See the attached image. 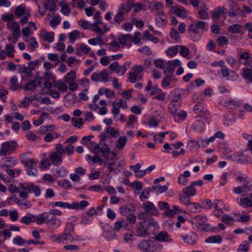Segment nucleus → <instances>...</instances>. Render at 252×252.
Returning <instances> with one entry per match:
<instances>
[{"label":"nucleus","instance_id":"1","mask_svg":"<svg viewBox=\"0 0 252 252\" xmlns=\"http://www.w3.org/2000/svg\"><path fill=\"white\" fill-rule=\"evenodd\" d=\"M207 26V23L202 21L190 24L188 31L190 39L194 42L199 41L201 38V33L207 30V28H206Z\"/></svg>","mask_w":252,"mask_h":252},{"label":"nucleus","instance_id":"2","mask_svg":"<svg viewBox=\"0 0 252 252\" xmlns=\"http://www.w3.org/2000/svg\"><path fill=\"white\" fill-rule=\"evenodd\" d=\"M91 152L95 155L106 157L110 153V148L106 143H83Z\"/></svg>","mask_w":252,"mask_h":252},{"label":"nucleus","instance_id":"3","mask_svg":"<svg viewBox=\"0 0 252 252\" xmlns=\"http://www.w3.org/2000/svg\"><path fill=\"white\" fill-rule=\"evenodd\" d=\"M207 218L204 215H196L193 218L191 223L192 224L193 228L196 231L202 232H206L210 231V224L206 223L207 221Z\"/></svg>","mask_w":252,"mask_h":252},{"label":"nucleus","instance_id":"4","mask_svg":"<svg viewBox=\"0 0 252 252\" xmlns=\"http://www.w3.org/2000/svg\"><path fill=\"white\" fill-rule=\"evenodd\" d=\"M39 223V225L45 223L48 227L54 229L61 225L62 221L60 219L51 213H42L40 214V222Z\"/></svg>","mask_w":252,"mask_h":252},{"label":"nucleus","instance_id":"5","mask_svg":"<svg viewBox=\"0 0 252 252\" xmlns=\"http://www.w3.org/2000/svg\"><path fill=\"white\" fill-rule=\"evenodd\" d=\"M20 189L22 191L28 193H33L35 196H39L41 194V190L38 186H36L32 183H24L20 184Z\"/></svg>","mask_w":252,"mask_h":252},{"label":"nucleus","instance_id":"6","mask_svg":"<svg viewBox=\"0 0 252 252\" xmlns=\"http://www.w3.org/2000/svg\"><path fill=\"white\" fill-rule=\"evenodd\" d=\"M138 248L144 252H154L157 249L153 241L150 240H143L138 245Z\"/></svg>","mask_w":252,"mask_h":252},{"label":"nucleus","instance_id":"7","mask_svg":"<svg viewBox=\"0 0 252 252\" xmlns=\"http://www.w3.org/2000/svg\"><path fill=\"white\" fill-rule=\"evenodd\" d=\"M25 167H28L27 173L29 176H37V170L35 168L37 161L32 158L28 159L26 161H22Z\"/></svg>","mask_w":252,"mask_h":252},{"label":"nucleus","instance_id":"8","mask_svg":"<svg viewBox=\"0 0 252 252\" xmlns=\"http://www.w3.org/2000/svg\"><path fill=\"white\" fill-rule=\"evenodd\" d=\"M40 214L37 215H33L32 214H28L27 216H24L20 220V222L25 224L28 225L31 222H36L39 225Z\"/></svg>","mask_w":252,"mask_h":252},{"label":"nucleus","instance_id":"9","mask_svg":"<svg viewBox=\"0 0 252 252\" xmlns=\"http://www.w3.org/2000/svg\"><path fill=\"white\" fill-rule=\"evenodd\" d=\"M17 146V143H2L0 150V155L6 156L8 152L14 151Z\"/></svg>","mask_w":252,"mask_h":252},{"label":"nucleus","instance_id":"10","mask_svg":"<svg viewBox=\"0 0 252 252\" xmlns=\"http://www.w3.org/2000/svg\"><path fill=\"white\" fill-rule=\"evenodd\" d=\"M136 205L133 203L126 204L120 207V213L123 216H127L136 211Z\"/></svg>","mask_w":252,"mask_h":252},{"label":"nucleus","instance_id":"11","mask_svg":"<svg viewBox=\"0 0 252 252\" xmlns=\"http://www.w3.org/2000/svg\"><path fill=\"white\" fill-rule=\"evenodd\" d=\"M229 9L228 14L229 16L231 17H235L241 12V10L238 4L233 1H231V3L229 5Z\"/></svg>","mask_w":252,"mask_h":252},{"label":"nucleus","instance_id":"12","mask_svg":"<svg viewBox=\"0 0 252 252\" xmlns=\"http://www.w3.org/2000/svg\"><path fill=\"white\" fill-rule=\"evenodd\" d=\"M250 55L248 52H244L240 54L239 58V62L245 65L251 66L252 64V60H250Z\"/></svg>","mask_w":252,"mask_h":252},{"label":"nucleus","instance_id":"13","mask_svg":"<svg viewBox=\"0 0 252 252\" xmlns=\"http://www.w3.org/2000/svg\"><path fill=\"white\" fill-rule=\"evenodd\" d=\"M156 240L163 242H171L172 239L170 236L166 231H162L159 232L156 236H155Z\"/></svg>","mask_w":252,"mask_h":252},{"label":"nucleus","instance_id":"14","mask_svg":"<svg viewBox=\"0 0 252 252\" xmlns=\"http://www.w3.org/2000/svg\"><path fill=\"white\" fill-rule=\"evenodd\" d=\"M244 194H242L241 197L237 198V202L238 204L243 206L244 208L252 207V201L248 197H243Z\"/></svg>","mask_w":252,"mask_h":252},{"label":"nucleus","instance_id":"15","mask_svg":"<svg viewBox=\"0 0 252 252\" xmlns=\"http://www.w3.org/2000/svg\"><path fill=\"white\" fill-rule=\"evenodd\" d=\"M204 120L207 121L206 119L198 120L195 121L192 126L193 129L197 132H203L205 126Z\"/></svg>","mask_w":252,"mask_h":252},{"label":"nucleus","instance_id":"16","mask_svg":"<svg viewBox=\"0 0 252 252\" xmlns=\"http://www.w3.org/2000/svg\"><path fill=\"white\" fill-rule=\"evenodd\" d=\"M144 222V221L143 222H140L139 223L140 226L136 227V236L138 237L145 238L146 236L149 235V233L148 232V229L147 228H145L143 225Z\"/></svg>","mask_w":252,"mask_h":252},{"label":"nucleus","instance_id":"17","mask_svg":"<svg viewBox=\"0 0 252 252\" xmlns=\"http://www.w3.org/2000/svg\"><path fill=\"white\" fill-rule=\"evenodd\" d=\"M9 190L11 193H19L20 197L23 199H27L29 197V195L27 194L26 192L22 191L21 189H20V185L18 187L11 185L9 188Z\"/></svg>","mask_w":252,"mask_h":252},{"label":"nucleus","instance_id":"18","mask_svg":"<svg viewBox=\"0 0 252 252\" xmlns=\"http://www.w3.org/2000/svg\"><path fill=\"white\" fill-rule=\"evenodd\" d=\"M241 75L245 80L252 82V68L243 67L242 69Z\"/></svg>","mask_w":252,"mask_h":252},{"label":"nucleus","instance_id":"19","mask_svg":"<svg viewBox=\"0 0 252 252\" xmlns=\"http://www.w3.org/2000/svg\"><path fill=\"white\" fill-rule=\"evenodd\" d=\"M103 236L107 241H110L116 237V234L113 229L107 228L104 229Z\"/></svg>","mask_w":252,"mask_h":252},{"label":"nucleus","instance_id":"20","mask_svg":"<svg viewBox=\"0 0 252 252\" xmlns=\"http://www.w3.org/2000/svg\"><path fill=\"white\" fill-rule=\"evenodd\" d=\"M174 13L178 17L185 18L187 16L188 12L182 6H175Z\"/></svg>","mask_w":252,"mask_h":252},{"label":"nucleus","instance_id":"21","mask_svg":"<svg viewBox=\"0 0 252 252\" xmlns=\"http://www.w3.org/2000/svg\"><path fill=\"white\" fill-rule=\"evenodd\" d=\"M89 204V202L85 200L81 201L80 203L74 202L72 203V209L84 210Z\"/></svg>","mask_w":252,"mask_h":252},{"label":"nucleus","instance_id":"22","mask_svg":"<svg viewBox=\"0 0 252 252\" xmlns=\"http://www.w3.org/2000/svg\"><path fill=\"white\" fill-rule=\"evenodd\" d=\"M188 209L191 212H201L202 210L203 206L195 202H190L187 206Z\"/></svg>","mask_w":252,"mask_h":252},{"label":"nucleus","instance_id":"23","mask_svg":"<svg viewBox=\"0 0 252 252\" xmlns=\"http://www.w3.org/2000/svg\"><path fill=\"white\" fill-rule=\"evenodd\" d=\"M190 176V172L186 170L184 172V174H180L178 178V182L181 185H186L187 184L188 180L187 177Z\"/></svg>","mask_w":252,"mask_h":252},{"label":"nucleus","instance_id":"24","mask_svg":"<svg viewBox=\"0 0 252 252\" xmlns=\"http://www.w3.org/2000/svg\"><path fill=\"white\" fill-rule=\"evenodd\" d=\"M224 106L229 109H236L240 106V102L234 99L229 98L224 102Z\"/></svg>","mask_w":252,"mask_h":252},{"label":"nucleus","instance_id":"25","mask_svg":"<svg viewBox=\"0 0 252 252\" xmlns=\"http://www.w3.org/2000/svg\"><path fill=\"white\" fill-rule=\"evenodd\" d=\"M44 7L50 12L56 11V4L53 0H46L43 4Z\"/></svg>","mask_w":252,"mask_h":252},{"label":"nucleus","instance_id":"26","mask_svg":"<svg viewBox=\"0 0 252 252\" xmlns=\"http://www.w3.org/2000/svg\"><path fill=\"white\" fill-rule=\"evenodd\" d=\"M226 10L225 7H219L214 11H212V18L215 20H218L220 18V16L224 13V11Z\"/></svg>","mask_w":252,"mask_h":252},{"label":"nucleus","instance_id":"27","mask_svg":"<svg viewBox=\"0 0 252 252\" xmlns=\"http://www.w3.org/2000/svg\"><path fill=\"white\" fill-rule=\"evenodd\" d=\"M4 160V164L2 166V168L5 167L8 168L9 167H13L17 163V160L13 158H6L3 159Z\"/></svg>","mask_w":252,"mask_h":252},{"label":"nucleus","instance_id":"28","mask_svg":"<svg viewBox=\"0 0 252 252\" xmlns=\"http://www.w3.org/2000/svg\"><path fill=\"white\" fill-rule=\"evenodd\" d=\"M98 155H95L92 157L90 155H87L85 157V159L89 163L90 161H92L93 163H102L103 159L101 158Z\"/></svg>","mask_w":252,"mask_h":252},{"label":"nucleus","instance_id":"29","mask_svg":"<svg viewBox=\"0 0 252 252\" xmlns=\"http://www.w3.org/2000/svg\"><path fill=\"white\" fill-rule=\"evenodd\" d=\"M181 107L180 102L171 101L168 105L169 111L172 114H175Z\"/></svg>","mask_w":252,"mask_h":252},{"label":"nucleus","instance_id":"30","mask_svg":"<svg viewBox=\"0 0 252 252\" xmlns=\"http://www.w3.org/2000/svg\"><path fill=\"white\" fill-rule=\"evenodd\" d=\"M193 111L195 114H197L201 113H206L207 112L206 106L202 103H198L195 104L193 107Z\"/></svg>","mask_w":252,"mask_h":252},{"label":"nucleus","instance_id":"31","mask_svg":"<svg viewBox=\"0 0 252 252\" xmlns=\"http://www.w3.org/2000/svg\"><path fill=\"white\" fill-rule=\"evenodd\" d=\"M222 239L220 235L211 236L207 238L205 242L207 243H221Z\"/></svg>","mask_w":252,"mask_h":252},{"label":"nucleus","instance_id":"32","mask_svg":"<svg viewBox=\"0 0 252 252\" xmlns=\"http://www.w3.org/2000/svg\"><path fill=\"white\" fill-rule=\"evenodd\" d=\"M183 146V143H174L171 145H169L168 143H166L164 146L163 148L164 149L166 150L167 152H169L170 150L174 149H178L181 148L182 146Z\"/></svg>","mask_w":252,"mask_h":252},{"label":"nucleus","instance_id":"33","mask_svg":"<svg viewBox=\"0 0 252 252\" xmlns=\"http://www.w3.org/2000/svg\"><path fill=\"white\" fill-rule=\"evenodd\" d=\"M49 158L53 163H62L63 161L62 157L57 152H52L49 155Z\"/></svg>","mask_w":252,"mask_h":252},{"label":"nucleus","instance_id":"34","mask_svg":"<svg viewBox=\"0 0 252 252\" xmlns=\"http://www.w3.org/2000/svg\"><path fill=\"white\" fill-rule=\"evenodd\" d=\"M61 243L65 244L67 242L72 243V233H67L64 231L62 234H61Z\"/></svg>","mask_w":252,"mask_h":252},{"label":"nucleus","instance_id":"35","mask_svg":"<svg viewBox=\"0 0 252 252\" xmlns=\"http://www.w3.org/2000/svg\"><path fill=\"white\" fill-rule=\"evenodd\" d=\"M51 205L52 207H60L63 209L67 208L69 209H72V204H69L67 202L56 201L52 203Z\"/></svg>","mask_w":252,"mask_h":252},{"label":"nucleus","instance_id":"36","mask_svg":"<svg viewBox=\"0 0 252 252\" xmlns=\"http://www.w3.org/2000/svg\"><path fill=\"white\" fill-rule=\"evenodd\" d=\"M225 134L221 132L218 131L214 134L213 136H211L209 138L207 139L206 141L202 140L201 142H214L217 138H219L220 140H223L225 138Z\"/></svg>","mask_w":252,"mask_h":252},{"label":"nucleus","instance_id":"37","mask_svg":"<svg viewBox=\"0 0 252 252\" xmlns=\"http://www.w3.org/2000/svg\"><path fill=\"white\" fill-rule=\"evenodd\" d=\"M183 192L189 196H193L196 194V191L191 184L187 187L184 188L183 189Z\"/></svg>","mask_w":252,"mask_h":252},{"label":"nucleus","instance_id":"38","mask_svg":"<svg viewBox=\"0 0 252 252\" xmlns=\"http://www.w3.org/2000/svg\"><path fill=\"white\" fill-rule=\"evenodd\" d=\"M24 199L25 200L24 202L18 199H16L15 201L18 206H21V209H25L31 208L32 206L31 201L26 199Z\"/></svg>","mask_w":252,"mask_h":252},{"label":"nucleus","instance_id":"39","mask_svg":"<svg viewBox=\"0 0 252 252\" xmlns=\"http://www.w3.org/2000/svg\"><path fill=\"white\" fill-rule=\"evenodd\" d=\"M142 207L146 212H149L151 211H157V208L155 206L154 204L150 201H147L145 202L143 204Z\"/></svg>","mask_w":252,"mask_h":252},{"label":"nucleus","instance_id":"40","mask_svg":"<svg viewBox=\"0 0 252 252\" xmlns=\"http://www.w3.org/2000/svg\"><path fill=\"white\" fill-rule=\"evenodd\" d=\"M35 82L36 80H30L26 84L25 86L23 88V89L25 91H33L34 88L36 87Z\"/></svg>","mask_w":252,"mask_h":252},{"label":"nucleus","instance_id":"41","mask_svg":"<svg viewBox=\"0 0 252 252\" xmlns=\"http://www.w3.org/2000/svg\"><path fill=\"white\" fill-rule=\"evenodd\" d=\"M179 208L177 206H173V209H169V208H168L166 211L164 212V214L165 216L169 217H172L174 216V215L176 213H179Z\"/></svg>","mask_w":252,"mask_h":252},{"label":"nucleus","instance_id":"42","mask_svg":"<svg viewBox=\"0 0 252 252\" xmlns=\"http://www.w3.org/2000/svg\"><path fill=\"white\" fill-rule=\"evenodd\" d=\"M114 22L119 25L123 21L125 20L124 13L119 8L115 16Z\"/></svg>","mask_w":252,"mask_h":252},{"label":"nucleus","instance_id":"43","mask_svg":"<svg viewBox=\"0 0 252 252\" xmlns=\"http://www.w3.org/2000/svg\"><path fill=\"white\" fill-rule=\"evenodd\" d=\"M184 242L190 245H194L196 243V241L194 238L190 235H185L181 236Z\"/></svg>","mask_w":252,"mask_h":252},{"label":"nucleus","instance_id":"44","mask_svg":"<svg viewBox=\"0 0 252 252\" xmlns=\"http://www.w3.org/2000/svg\"><path fill=\"white\" fill-rule=\"evenodd\" d=\"M179 46L180 45H177L176 46L168 48L166 51L167 55L170 57H173L176 56L178 53V48Z\"/></svg>","mask_w":252,"mask_h":252},{"label":"nucleus","instance_id":"45","mask_svg":"<svg viewBox=\"0 0 252 252\" xmlns=\"http://www.w3.org/2000/svg\"><path fill=\"white\" fill-rule=\"evenodd\" d=\"M41 36L45 41L51 43L54 39V33L53 32H46L41 34Z\"/></svg>","mask_w":252,"mask_h":252},{"label":"nucleus","instance_id":"46","mask_svg":"<svg viewBox=\"0 0 252 252\" xmlns=\"http://www.w3.org/2000/svg\"><path fill=\"white\" fill-rule=\"evenodd\" d=\"M80 33V32L78 30H74L69 33L68 37L69 39V42L71 44H73L74 43L75 40L78 38Z\"/></svg>","mask_w":252,"mask_h":252},{"label":"nucleus","instance_id":"47","mask_svg":"<svg viewBox=\"0 0 252 252\" xmlns=\"http://www.w3.org/2000/svg\"><path fill=\"white\" fill-rule=\"evenodd\" d=\"M172 99L171 101L179 102L181 100V94L179 90L173 91L172 93Z\"/></svg>","mask_w":252,"mask_h":252},{"label":"nucleus","instance_id":"48","mask_svg":"<svg viewBox=\"0 0 252 252\" xmlns=\"http://www.w3.org/2000/svg\"><path fill=\"white\" fill-rule=\"evenodd\" d=\"M106 132L114 138H117L120 135L119 131L116 130L114 127L111 126L107 127Z\"/></svg>","mask_w":252,"mask_h":252},{"label":"nucleus","instance_id":"49","mask_svg":"<svg viewBox=\"0 0 252 252\" xmlns=\"http://www.w3.org/2000/svg\"><path fill=\"white\" fill-rule=\"evenodd\" d=\"M219 148L225 154H228L231 153V150L229 147L227 143H219Z\"/></svg>","mask_w":252,"mask_h":252},{"label":"nucleus","instance_id":"50","mask_svg":"<svg viewBox=\"0 0 252 252\" xmlns=\"http://www.w3.org/2000/svg\"><path fill=\"white\" fill-rule=\"evenodd\" d=\"M174 119L175 121H177L178 119L184 121L187 117V113L184 110H181L179 113L174 114Z\"/></svg>","mask_w":252,"mask_h":252},{"label":"nucleus","instance_id":"51","mask_svg":"<svg viewBox=\"0 0 252 252\" xmlns=\"http://www.w3.org/2000/svg\"><path fill=\"white\" fill-rule=\"evenodd\" d=\"M221 220L226 225H230L232 224L231 221H236V220H235L233 217L228 215L224 214L221 217Z\"/></svg>","mask_w":252,"mask_h":252},{"label":"nucleus","instance_id":"52","mask_svg":"<svg viewBox=\"0 0 252 252\" xmlns=\"http://www.w3.org/2000/svg\"><path fill=\"white\" fill-rule=\"evenodd\" d=\"M130 63V62H126L122 66H119L120 68L117 70V73L118 74H121V75H123L129 67Z\"/></svg>","mask_w":252,"mask_h":252},{"label":"nucleus","instance_id":"53","mask_svg":"<svg viewBox=\"0 0 252 252\" xmlns=\"http://www.w3.org/2000/svg\"><path fill=\"white\" fill-rule=\"evenodd\" d=\"M61 5V12L65 15H68L70 12V9L64 1H62L60 3Z\"/></svg>","mask_w":252,"mask_h":252},{"label":"nucleus","instance_id":"54","mask_svg":"<svg viewBox=\"0 0 252 252\" xmlns=\"http://www.w3.org/2000/svg\"><path fill=\"white\" fill-rule=\"evenodd\" d=\"M250 247V244L247 241H244L240 244L238 252H247L248 251Z\"/></svg>","mask_w":252,"mask_h":252},{"label":"nucleus","instance_id":"55","mask_svg":"<svg viewBox=\"0 0 252 252\" xmlns=\"http://www.w3.org/2000/svg\"><path fill=\"white\" fill-rule=\"evenodd\" d=\"M5 50L6 51V54L8 57L13 58L14 54L13 53L15 51L14 46L11 44H7L5 46Z\"/></svg>","mask_w":252,"mask_h":252},{"label":"nucleus","instance_id":"56","mask_svg":"<svg viewBox=\"0 0 252 252\" xmlns=\"http://www.w3.org/2000/svg\"><path fill=\"white\" fill-rule=\"evenodd\" d=\"M76 73L74 71L71 70L64 77V80L67 82H74L76 78Z\"/></svg>","mask_w":252,"mask_h":252},{"label":"nucleus","instance_id":"57","mask_svg":"<svg viewBox=\"0 0 252 252\" xmlns=\"http://www.w3.org/2000/svg\"><path fill=\"white\" fill-rule=\"evenodd\" d=\"M126 225V222L123 219H121V220L115 222L113 229L114 231H119L122 227Z\"/></svg>","mask_w":252,"mask_h":252},{"label":"nucleus","instance_id":"58","mask_svg":"<svg viewBox=\"0 0 252 252\" xmlns=\"http://www.w3.org/2000/svg\"><path fill=\"white\" fill-rule=\"evenodd\" d=\"M10 89L11 90L15 91L17 90V82H18V78L15 75L13 76L10 80Z\"/></svg>","mask_w":252,"mask_h":252},{"label":"nucleus","instance_id":"59","mask_svg":"<svg viewBox=\"0 0 252 252\" xmlns=\"http://www.w3.org/2000/svg\"><path fill=\"white\" fill-rule=\"evenodd\" d=\"M200 202L202 204V206H203V208H205L206 209H210L213 207V203L210 199H200Z\"/></svg>","mask_w":252,"mask_h":252},{"label":"nucleus","instance_id":"60","mask_svg":"<svg viewBox=\"0 0 252 252\" xmlns=\"http://www.w3.org/2000/svg\"><path fill=\"white\" fill-rule=\"evenodd\" d=\"M241 26L237 24H234L229 26L228 31L232 33H239Z\"/></svg>","mask_w":252,"mask_h":252},{"label":"nucleus","instance_id":"61","mask_svg":"<svg viewBox=\"0 0 252 252\" xmlns=\"http://www.w3.org/2000/svg\"><path fill=\"white\" fill-rule=\"evenodd\" d=\"M179 200L182 204L187 207L189 203L190 202V196L183 193V194L180 196Z\"/></svg>","mask_w":252,"mask_h":252},{"label":"nucleus","instance_id":"62","mask_svg":"<svg viewBox=\"0 0 252 252\" xmlns=\"http://www.w3.org/2000/svg\"><path fill=\"white\" fill-rule=\"evenodd\" d=\"M61 21V18L59 16H56L50 21V25L52 28H56L57 26L59 25Z\"/></svg>","mask_w":252,"mask_h":252},{"label":"nucleus","instance_id":"63","mask_svg":"<svg viewBox=\"0 0 252 252\" xmlns=\"http://www.w3.org/2000/svg\"><path fill=\"white\" fill-rule=\"evenodd\" d=\"M14 13L18 17L22 16L25 14V9L23 6L19 5L16 8Z\"/></svg>","mask_w":252,"mask_h":252},{"label":"nucleus","instance_id":"64","mask_svg":"<svg viewBox=\"0 0 252 252\" xmlns=\"http://www.w3.org/2000/svg\"><path fill=\"white\" fill-rule=\"evenodd\" d=\"M71 122L72 126L77 128H80L84 123L83 120L82 118L77 119L76 118H72L71 119Z\"/></svg>","mask_w":252,"mask_h":252}]
</instances>
